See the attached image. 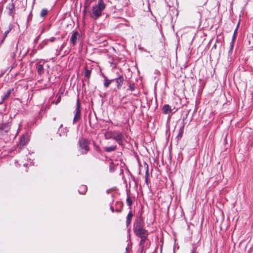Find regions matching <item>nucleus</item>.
<instances>
[{
	"instance_id": "nucleus-1",
	"label": "nucleus",
	"mask_w": 253,
	"mask_h": 253,
	"mask_svg": "<svg viewBox=\"0 0 253 253\" xmlns=\"http://www.w3.org/2000/svg\"><path fill=\"white\" fill-rule=\"evenodd\" d=\"M105 8V4L103 0H98L97 3L94 4L91 9L90 16L95 19L99 18Z\"/></svg>"
},
{
	"instance_id": "nucleus-2",
	"label": "nucleus",
	"mask_w": 253,
	"mask_h": 253,
	"mask_svg": "<svg viewBox=\"0 0 253 253\" xmlns=\"http://www.w3.org/2000/svg\"><path fill=\"white\" fill-rule=\"evenodd\" d=\"M104 136L106 139H114L119 144L123 138V134L119 131H107L105 133Z\"/></svg>"
},
{
	"instance_id": "nucleus-3",
	"label": "nucleus",
	"mask_w": 253,
	"mask_h": 253,
	"mask_svg": "<svg viewBox=\"0 0 253 253\" xmlns=\"http://www.w3.org/2000/svg\"><path fill=\"white\" fill-rule=\"evenodd\" d=\"M134 231L138 237L147 234V231L143 229V224L140 218L137 220Z\"/></svg>"
},
{
	"instance_id": "nucleus-4",
	"label": "nucleus",
	"mask_w": 253,
	"mask_h": 253,
	"mask_svg": "<svg viewBox=\"0 0 253 253\" xmlns=\"http://www.w3.org/2000/svg\"><path fill=\"white\" fill-rule=\"evenodd\" d=\"M79 143L82 153H86L89 149L88 141L84 139H81L79 140Z\"/></svg>"
},
{
	"instance_id": "nucleus-5",
	"label": "nucleus",
	"mask_w": 253,
	"mask_h": 253,
	"mask_svg": "<svg viewBox=\"0 0 253 253\" xmlns=\"http://www.w3.org/2000/svg\"><path fill=\"white\" fill-rule=\"evenodd\" d=\"M81 118L80 103L79 100H77V107L75 110V115L73 120V124L78 121Z\"/></svg>"
},
{
	"instance_id": "nucleus-6",
	"label": "nucleus",
	"mask_w": 253,
	"mask_h": 253,
	"mask_svg": "<svg viewBox=\"0 0 253 253\" xmlns=\"http://www.w3.org/2000/svg\"><path fill=\"white\" fill-rule=\"evenodd\" d=\"M6 10L8 14L13 18L14 15L15 6L13 2H10L7 4L6 6Z\"/></svg>"
},
{
	"instance_id": "nucleus-7",
	"label": "nucleus",
	"mask_w": 253,
	"mask_h": 253,
	"mask_svg": "<svg viewBox=\"0 0 253 253\" xmlns=\"http://www.w3.org/2000/svg\"><path fill=\"white\" fill-rule=\"evenodd\" d=\"M79 37V33L77 31H73L70 39L71 43L75 45L77 42V39Z\"/></svg>"
},
{
	"instance_id": "nucleus-8",
	"label": "nucleus",
	"mask_w": 253,
	"mask_h": 253,
	"mask_svg": "<svg viewBox=\"0 0 253 253\" xmlns=\"http://www.w3.org/2000/svg\"><path fill=\"white\" fill-rule=\"evenodd\" d=\"M62 126H63L61 125L58 129V133L60 136H67L68 130L67 127L63 128Z\"/></svg>"
},
{
	"instance_id": "nucleus-9",
	"label": "nucleus",
	"mask_w": 253,
	"mask_h": 253,
	"mask_svg": "<svg viewBox=\"0 0 253 253\" xmlns=\"http://www.w3.org/2000/svg\"><path fill=\"white\" fill-rule=\"evenodd\" d=\"M29 138L27 134L22 135L20 139V144L21 145L24 146L26 145L29 141Z\"/></svg>"
},
{
	"instance_id": "nucleus-10",
	"label": "nucleus",
	"mask_w": 253,
	"mask_h": 253,
	"mask_svg": "<svg viewBox=\"0 0 253 253\" xmlns=\"http://www.w3.org/2000/svg\"><path fill=\"white\" fill-rule=\"evenodd\" d=\"M237 31V28L236 29V30L234 31V35L233 36L232 40L230 42V49L229 50V56L230 55V54L232 53V51H233V46L234 44L235 39L236 38V34Z\"/></svg>"
},
{
	"instance_id": "nucleus-11",
	"label": "nucleus",
	"mask_w": 253,
	"mask_h": 253,
	"mask_svg": "<svg viewBox=\"0 0 253 253\" xmlns=\"http://www.w3.org/2000/svg\"><path fill=\"white\" fill-rule=\"evenodd\" d=\"M55 40V38L54 37H51L49 39L45 40L42 41V43L40 44L39 46L42 49L44 47V45L48 44V42H54Z\"/></svg>"
},
{
	"instance_id": "nucleus-12",
	"label": "nucleus",
	"mask_w": 253,
	"mask_h": 253,
	"mask_svg": "<svg viewBox=\"0 0 253 253\" xmlns=\"http://www.w3.org/2000/svg\"><path fill=\"white\" fill-rule=\"evenodd\" d=\"M42 62V61H41L37 64V69L38 74L40 75H42L43 73V68Z\"/></svg>"
},
{
	"instance_id": "nucleus-13",
	"label": "nucleus",
	"mask_w": 253,
	"mask_h": 253,
	"mask_svg": "<svg viewBox=\"0 0 253 253\" xmlns=\"http://www.w3.org/2000/svg\"><path fill=\"white\" fill-rule=\"evenodd\" d=\"M116 82L117 84L118 88H120L124 82L123 77L122 76H119L118 78L116 79Z\"/></svg>"
},
{
	"instance_id": "nucleus-14",
	"label": "nucleus",
	"mask_w": 253,
	"mask_h": 253,
	"mask_svg": "<svg viewBox=\"0 0 253 253\" xmlns=\"http://www.w3.org/2000/svg\"><path fill=\"white\" fill-rule=\"evenodd\" d=\"M171 111V107L168 104L165 105L163 107V112L164 114H167Z\"/></svg>"
},
{
	"instance_id": "nucleus-15",
	"label": "nucleus",
	"mask_w": 253,
	"mask_h": 253,
	"mask_svg": "<svg viewBox=\"0 0 253 253\" xmlns=\"http://www.w3.org/2000/svg\"><path fill=\"white\" fill-rule=\"evenodd\" d=\"M117 147L116 145H112L109 147H104V150L106 152H111L116 150Z\"/></svg>"
},
{
	"instance_id": "nucleus-16",
	"label": "nucleus",
	"mask_w": 253,
	"mask_h": 253,
	"mask_svg": "<svg viewBox=\"0 0 253 253\" xmlns=\"http://www.w3.org/2000/svg\"><path fill=\"white\" fill-rule=\"evenodd\" d=\"M87 190V187L85 185H82L79 189V192L81 194H84Z\"/></svg>"
},
{
	"instance_id": "nucleus-17",
	"label": "nucleus",
	"mask_w": 253,
	"mask_h": 253,
	"mask_svg": "<svg viewBox=\"0 0 253 253\" xmlns=\"http://www.w3.org/2000/svg\"><path fill=\"white\" fill-rule=\"evenodd\" d=\"M11 93V89H9L2 96V98L3 100L6 99L10 94Z\"/></svg>"
},
{
	"instance_id": "nucleus-18",
	"label": "nucleus",
	"mask_w": 253,
	"mask_h": 253,
	"mask_svg": "<svg viewBox=\"0 0 253 253\" xmlns=\"http://www.w3.org/2000/svg\"><path fill=\"white\" fill-rule=\"evenodd\" d=\"M133 214L131 212H129L126 217V224L128 225L130 224Z\"/></svg>"
},
{
	"instance_id": "nucleus-19",
	"label": "nucleus",
	"mask_w": 253,
	"mask_h": 253,
	"mask_svg": "<svg viewBox=\"0 0 253 253\" xmlns=\"http://www.w3.org/2000/svg\"><path fill=\"white\" fill-rule=\"evenodd\" d=\"M147 234L139 236L141 238L140 244H144L147 238Z\"/></svg>"
},
{
	"instance_id": "nucleus-20",
	"label": "nucleus",
	"mask_w": 253,
	"mask_h": 253,
	"mask_svg": "<svg viewBox=\"0 0 253 253\" xmlns=\"http://www.w3.org/2000/svg\"><path fill=\"white\" fill-rule=\"evenodd\" d=\"M112 81H109L106 77H105L104 85L106 87H108L111 84Z\"/></svg>"
},
{
	"instance_id": "nucleus-21",
	"label": "nucleus",
	"mask_w": 253,
	"mask_h": 253,
	"mask_svg": "<svg viewBox=\"0 0 253 253\" xmlns=\"http://www.w3.org/2000/svg\"><path fill=\"white\" fill-rule=\"evenodd\" d=\"M12 29V26L11 25H10L9 26V29L8 30H7V31H5L4 32V38L2 40V42L3 41V40L5 39V38H6V37L7 36V34L10 32V31Z\"/></svg>"
},
{
	"instance_id": "nucleus-22",
	"label": "nucleus",
	"mask_w": 253,
	"mask_h": 253,
	"mask_svg": "<svg viewBox=\"0 0 253 253\" xmlns=\"http://www.w3.org/2000/svg\"><path fill=\"white\" fill-rule=\"evenodd\" d=\"M47 14V10L45 9H43L41 12V16L43 17Z\"/></svg>"
},
{
	"instance_id": "nucleus-23",
	"label": "nucleus",
	"mask_w": 253,
	"mask_h": 253,
	"mask_svg": "<svg viewBox=\"0 0 253 253\" xmlns=\"http://www.w3.org/2000/svg\"><path fill=\"white\" fill-rule=\"evenodd\" d=\"M90 74H91L90 71L86 69L85 72L84 76H85V77H86L87 78H89L90 76Z\"/></svg>"
},
{
	"instance_id": "nucleus-24",
	"label": "nucleus",
	"mask_w": 253,
	"mask_h": 253,
	"mask_svg": "<svg viewBox=\"0 0 253 253\" xmlns=\"http://www.w3.org/2000/svg\"><path fill=\"white\" fill-rule=\"evenodd\" d=\"M146 178H145V180L146 181H147V178H148V165H146Z\"/></svg>"
},
{
	"instance_id": "nucleus-25",
	"label": "nucleus",
	"mask_w": 253,
	"mask_h": 253,
	"mask_svg": "<svg viewBox=\"0 0 253 253\" xmlns=\"http://www.w3.org/2000/svg\"><path fill=\"white\" fill-rule=\"evenodd\" d=\"M91 1V0H86V2L85 3V5L86 6H88L90 5Z\"/></svg>"
},
{
	"instance_id": "nucleus-26",
	"label": "nucleus",
	"mask_w": 253,
	"mask_h": 253,
	"mask_svg": "<svg viewBox=\"0 0 253 253\" xmlns=\"http://www.w3.org/2000/svg\"><path fill=\"white\" fill-rule=\"evenodd\" d=\"M190 253H198L196 251V248L193 247L191 252Z\"/></svg>"
},
{
	"instance_id": "nucleus-27",
	"label": "nucleus",
	"mask_w": 253,
	"mask_h": 253,
	"mask_svg": "<svg viewBox=\"0 0 253 253\" xmlns=\"http://www.w3.org/2000/svg\"><path fill=\"white\" fill-rule=\"evenodd\" d=\"M127 201L128 205H129V206L131 205V202L128 199H127Z\"/></svg>"
},
{
	"instance_id": "nucleus-28",
	"label": "nucleus",
	"mask_w": 253,
	"mask_h": 253,
	"mask_svg": "<svg viewBox=\"0 0 253 253\" xmlns=\"http://www.w3.org/2000/svg\"><path fill=\"white\" fill-rule=\"evenodd\" d=\"M111 210H112V211L113 212L114 211V210H113V209L112 208H111Z\"/></svg>"
}]
</instances>
